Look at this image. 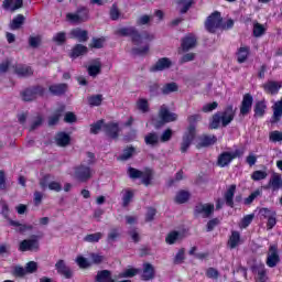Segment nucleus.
<instances>
[{
    "mask_svg": "<svg viewBox=\"0 0 282 282\" xmlns=\"http://www.w3.org/2000/svg\"><path fill=\"white\" fill-rule=\"evenodd\" d=\"M116 34H118V36H131L132 43L134 45L132 48V54H137L138 56H144V54H149V43L155 39L153 34L138 33L133 26L121 28L117 30Z\"/></svg>",
    "mask_w": 282,
    "mask_h": 282,
    "instance_id": "1",
    "label": "nucleus"
},
{
    "mask_svg": "<svg viewBox=\"0 0 282 282\" xmlns=\"http://www.w3.org/2000/svg\"><path fill=\"white\" fill-rule=\"evenodd\" d=\"M237 116V109L232 104L227 105L223 111H218L213 116V129L226 128Z\"/></svg>",
    "mask_w": 282,
    "mask_h": 282,
    "instance_id": "2",
    "label": "nucleus"
},
{
    "mask_svg": "<svg viewBox=\"0 0 282 282\" xmlns=\"http://www.w3.org/2000/svg\"><path fill=\"white\" fill-rule=\"evenodd\" d=\"M189 127L185 131L183 135V142L181 143V151L182 153H186L188 151V147L193 144V140H195V135H197V130L195 128V123L202 120V116L199 115H192L187 118Z\"/></svg>",
    "mask_w": 282,
    "mask_h": 282,
    "instance_id": "3",
    "label": "nucleus"
},
{
    "mask_svg": "<svg viewBox=\"0 0 282 282\" xmlns=\"http://www.w3.org/2000/svg\"><path fill=\"white\" fill-rule=\"evenodd\" d=\"M100 129H102L106 135H108V138H111L112 140H116V138H118V133L120 131V128H118V123L110 122L105 124L104 121H98L90 126V133L96 134L100 131Z\"/></svg>",
    "mask_w": 282,
    "mask_h": 282,
    "instance_id": "4",
    "label": "nucleus"
},
{
    "mask_svg": "<svg viewBox=\"0 0 282 282\" xmlns=\"http://www.w3.org/2000/svg\"><path fill=\"white\" fill-rule=\"evenodd\" d=\"M69 175L77 180V182H87L91 178V167L84 163L69 170Z\"/></svg>",
    "mask_w": 282,
    "mask_h": 282,
    "instance_id": "5",
    "label": "nucleus"
},
{
    "mask_svg": "<svg viewBox=\"0 0 282 282\" xmlns=\"http://www.w3.org/2000/svg\"><path fill=\"white\" fill-rule=\"evenodd\" d=\"M128 174L131 177V180H141V182H142V184H144V186H149V184H151V180H153V171L152 170L139 171L137 169L129 167Z\"/></svg>",
    "mask_w": 282,
    "mask_h": 282,
    "instance_id": "6",
    "label": "nucleus"
},
{
    "mask_svg": "<svg viewBox=\"0 0 282 282\" xmlns=\"http://www.w3.org/2000/svg\"><path fill=\"white\" fill-rule=\"evenodd\" d=\"M213 28L214 30H232L235 28V20L228 19L224 22V18H221V12L214 11L213 12Z\"/></svg>",
    "mask_w": 282,
    "mask_h": 282,
    "instance_id": "7",
    "label": "nucleus"
},
{
    "mask_svg": "<svg viewBox=\"0 0 282 282\" xmlns=\"http://www.w3.org/2000/svg\"><path fill=\"white\" fill-rule=\"evenodd\" d=\"M260 219H267V230H272L276 226V210H272L268 207H261L259 209Z\"/></svg>",
    "mask_w": 282,
    "mask_h": 282,
    "instance_id": "8",
    "label": "nucleus"
},
{
    "mask_svg": "<svg viewBox=\"0 0 282 282\" xmlns=\"http://www.w3.org/2000/svg\"><path fill=\"white\" fill-rule=\"evenodd\" d=\"M39 236H32L30 239H24L19 245L20 252H36L39 251Z\"/></svg>",
    "mask_w": 282,
    "mask_h": 282,
    "instance_id": "9",
    "label": "nucleus"
},
{
    "mask_svg": "<svg viewBox=\"0 0 282 282\" xmlns=\"http://www.w3.org/2000/svg\"><path fill=\"white\" fill-rule=\"evenodd\" d=\"M159 117L161 118V123L154 122V127L156 129H159V127H162V124H165L166 122H175V120H177V115L175 112H171L166 105L161 106Z\"/></svg>",
    "mask_w": 282,
    "mask_h": 282,
    "instance_id": "10",
    "label": "nucleus"
},
{
    "mask_svg": "<svg viewBox=\"0 0 282 282\" xmlns=\"http://www.w3.org/2000/svg\"><path fill=\"white\" fill-rule=\"evenodd\" d=\"M89 19V11L85 8L79 9L76 13H67L66 21L68 23L78 24L85 23Z\"/></svg>",
    "mask_w": 282,
    "mask_h": 282,
    "instance_id": "11",
    "label": "nucleus"
},
{
    "mask_svg": "<svg viewBox=\"0 0 282 282\" xmlns=\"http://www.w3.org/2000/svg\"><path fill=\"white\" fill-rule=\"evenodd\" d=\"M281 263V257L279 256V249L276 246L272 245L269 247V253L267 257L268 268H276Z\"/></svg>",
    "mask_w": 282,
    "mask_h": 282,
    "instance_id": "12",
    "label": "nucleus"
},
{
    "mask_svg": "<svg viewBox=\"0 0 282 282\" xmlns=\"http://www.w3.org/2000/svg\"><path fill=\"white\" fill-rule=\"evenodd\" d=\"M44 93L45 89L41 86L29 88L22 93V99L25 102H30L32 100H35V98H39V96H43Z\"/></svg>",
    "mask_w": 282,
    "mask_h": 282,
    "instance_id": "13",
    "label": "nucleus"
},
{
    "mask_svg": "<svg viewBox=\"0 0 282 282\" xmlns=\"http://www.w3.org/2000/svg\"><path fill=\"white\" fill-rule=\"evenodd\" d=\"M254 102V97L251 94L247 93L242 97V101L240 104V116H248L250 111H252V105Z\"/></svg>",
    "mask_w": 282,
    "mask_h": 282,
    "instance_id": "14",
    "label": "nucleus"
},
{
    "mask_svg": "<svg viewBox=\"0 0 282 282\" xmlns=\"http://www.w3.org/2000/svg\"><path fill=\"white\" fill-rule=\"evenodd\" d=\"M195 217L206 219L213 215V205L198 203L194 208Z\"/></svg>",
    "mask_w": 282,
    "mask_h": 282,
    "instance_id": "15",
    "label": "nucleus"
},
{
    "mask_svg": "<svg viewBox=\"0 0 282 282\" xmlns=\"http://www.w3.org/2000/svg\"><path fill=\"white\" fill-rule=\"evenodd\" d=\"M40 186L42 191H54L55 193H61L63 191V186L56 182H50V176H44L43 180L40 181Z\"/></svg>",
    "mask_w": 282,
    "mask_h": 282,
    "instance_id": "16",
    "label": "nucleus"
},
{
    "mask_svg": "<svg viewBox=\"0 0 282 282\" xmlns=\"http://www.w3.org/2000/svg\"><path fill=\"white\" fill-rule=\"evenodd\" d=\"M265 189L271 188V191L273 193H276V191H281L282 189V175L280 173L274 172L268 184L264 186Z\"/></svg>",
    "mask_w": 282,
    "mask_h": 282,
    "instance_id": "17",
    "label": "nucleus"
},
{
    "mask_svg": "<svg viewBox=\"0 0 282 282\" xmlns=\"http://www.w3.org/2000/svg\"><path fill=\"white\" fill-rule=\"evenodd\" d=\"M235 193H237V185L231 184L225 192L224 198H225V204L229 208H235Z\"/></svg>",
    "mask_w": 282,
    "mask_h": 282,
    "instance_id": "18",
    "label": "nucleus"
},
{
    "mask_svg": "<svg viewBox=\"0 0 282 282\" xmlns=\"http://www.w3.org/2000/svg\"><path fill=\"white\" fill-rule=\"evenodd\" d=\"M173 62L169 57L160 58L152 67L151 72H164V69H170Z\"/></svg>",
    "mask_w": 282,
    "mask_h": 282,
    "instance_id": "19",
    "label": "nucleus"
},
{
    "mask_svg": "<svg viewBox=\"0 0 282 282\" xmlns=\"http://www.w3.org/2000/svg\"><path fill=\"white\" fill-rule=\"evenodd\" d=\"M262 87L265 94H270L271 96H276V94H279L282 87V84L279 82L270 80L267 84H264Z\"/></svg>",
    "mask_w": 282,
    "mask_h": 282,
    "instance_id": "20",
    "label": "nucleus"
},
{
    "mask_svg": "<svg viewBox=\"0 0 282 282\" xmlns=\"http://www.w3.org/2000/svg\"><path fill=\"white\" fill-rule=\"evenodd\" d=\"M281 117H282V97L280 100H278L274 105H273V115L271 117V124H276V122L281 121Z\"/></svg>",
    "mask_w": 282,
    "mask_h": 282,
    "instance_id": "21",
    "label": "nucleus"
},
{
    "mask_svg": "<svg viewBox=\"0 0 282 282\" xmlns=\"http://www.w3.org/2000/svg\"><path fill=\"white\" fill-rule=\"evenodd\" d=\"M268 109V104L265 100H259L256 102L253 107V118H263L265 116V111Z\"/></svg>",
    "mask_w": 282,
    "mask_h": 282,
    "instance_id": "22",
    "label": "nucleus"
},
{
    "mask_svg": "<svg viewBox=\"0 0 282 282\" xmlns=\"http://www.w3.org/2000/svg\"><path fill=\"white\" fill-rule=\"evenodd\" d=\"M2 8L9 12H15V10L23 8V0H4Z\"/></svg>",
    "mask_w": 282,
    "mask_h": 282,
    "instance_id": "23",
    "label": "nucleus"
},
{
    "mask_svg": "<svg viewBox=\"0 0 282 282\" xmlns=\"http://www.w3.org/2000/svg\"><path fill=\"white\" fill-rule=\"evenodd\" d=\"M55 270H57L58 274L65 276V279H72V269L65 264L64 260H58L56 262Z\"/></svg>",
    "mask_w": 282,
    "mask_h": 282,
    "instance_id": "24",
    "label": "nucleus"
},
{
    "mask_svg": "<svg viewBox=\"0 0 282 282\" xmlns=\"http://www.w3.org/2000/svg\"><path fill=\"white\" fill-rule=\"evenodd\" d=\"M197 45V37L195 34H187L182 41V48L184 52H188V50H193Z\"/></svg>",
    "mask_w": 282,
    "mask_h": 282,
    "instance_id": "25",
    "label": "nucleus"
},
{
    "mask_svg": "<svg viewBox=\"0 0 282 282\" xmlns=\"http://www.w3.org/2000/svg\"><path fill=\"white\" fill-rule=\"evenodd\" d=\"M236 56L237 63H239L240 65L246 63V61H248L250 56V46H240L236 52Z\"/></svg>",
    "mask_w": 282,
    "mask_h": 282,
    "instance_id": "26",
    "label": "nucleus"
},
{
    "mask_svg": "<svg viewBox=\"0 0 282 282\" xmlns=\"http://www.w3.org/2000/svg\"><path fill=\"white\" fill-rule=\"evenodd\" d=\"M70 39H76L79 41V43H85L89 36L87 35V31L82 30V29H74L69 33Z\"/></svg>",
    "mask_w": 282,
    "mask_h": 282,
    "instance_id": "27",
    "label": "nucleus"
},
{
    "mask_svg": "<svg viewBox=\"0 0 282 282\" xmlns=\"http://www.w3.org/2000/svg\"><path fill=\"white\" fill-rule=\"evenodd\" d=\"M10 226H13L18 232H21L22 235L25 232H30L31 230H34V226L32 225H23L19 221L9 220Z\"/></svg>",
    "mask_w": 282,
    "mask_h": 282,
    "instance_id": "28",
    "label": "nucleus"
},
{
    "mask_svg": "<svg viewBox=\"0 0 282 282\" xmlns=\"http://www.w3.org/2000/svg\"><path fill=\"white\" fill-rule=\"evenodd\" d=\"M155 276V269L151 265V263L143 264V273L142 279L143 281H151Z\"/></svg>",
    "mask_w": 282,
    "mask_h": 282,
    "instance_id": "29",
    "label": "nucleus"
},
{
    "mask_svg": "<svg viewBox=\"0 0 282 282\" xmlns=\"http://www.w3.org/2000/svg\"><path fill=\"white\" fill-rule=\"evenodd\" d=\"M100 69H102V63H100V59H95L88 66V74L89 76L96 77L98 74H100Z\"/></svg>",
    "mask_w": 282,
    "mask_h": 282,
    "instance_id": "30",
    "label": "nucleus"
},
{
    "mask_svg": "<svg viewBox=\"0 0 282 282\" xmlns=\"http://www.w3.org/2000/svg\"><path fill=\"white\" fill-rule=\"evenodd\" d=\"M232 160L234 159H232L230 152H223L218 156L217 164H218V166H220V169H225V166H228V164H230V162H232Z\"/></svg>",
    "mask_w": 282,
    "mask_h": 282,
    "instance_id": "31",
    "label": "nucleus"
},
{
    "mask_svg": "<svg viewBox=\"0 0 282 282\" xmlns=\"http://www.w3.org/2000/svg\"><path fill=\"white\" fill-rule=\"evenodd\" d=\"M72 138L69 137V134L65 133V132H58L55 137V142L57 144V147H67V144H69Z\"/></svg>",
    "mask_w": 282,
    "mask_h": 282,
    "instance_id": "32",
    "label": "nucleus"
},
{
    "mask_svg": "<svg viewBox=\"0 0 282 282\" xmlns=\"http://www.w3.org/2000/svg\"><path fill=\"white\" fill-rule=\"evenodd\" d=\"M184 239V234L180 232V231H171L166 238L165 241L166 243H169L170 246H173V243H176V241H180Z\"/></svg>",
    "mask_w": 282,
    "mask_h": 282,
    "instance_id": "33",
    "label": "nucleus"
},
{
    "mask_svg": "<svg viewBox=\"0 0 282 282\" xmlns=\"http://www.w3.org/2000/svg\"><path fill=\"white\" fill-rule=\"evenodd\" d=\"M239 241H241V235L239 234V231H232L228 240V246L230 250H235V248L239 246Z\"/></svg>",
    "mask_w": 282,
    "mask_h": 282,
    "instance_id": "34",
    "label": "nucleus"
},
{
    "mask_svg": "<svg viewBox=\"0 0 282 282\" xmlns=\"http://www.w3.org/2000/svg\"><path fill=\"white\" fill-rule=\"evenodd\" d=\"M178 89H180V86H177V83L172 82L163 85V87L161 88V91L164 96H169V94H174Z\"/></svg>",
    "mask_w": 282,
    "mask_h": 282,
    "instance_id": "35",
    "label": "nucleus"
},
{
    "mask_svg": "<svg viewBox=\"0 0 282 282\" xmlns=\"http://www.w3.org/2000/svg\"><path fill=\"white\" fill-rule=\"evenodd\" d=\"M15 74H18V76L28 77L32 76L34 70H32V67L30 66L19 65L15 67Z\"/></svg>",
    "mask_w": 282,
    "mask_h": 282,
    "instance_id": "36",
    "label": "nucleus"
},
{
    "mask_svg": "<svg viewBox=\"0 0 282 282\" xmlns=\"http://www.w3.org/2000/svg\"><path fill=\"white\" fill-rule=\"evenodd\" d=\"M188 199H191V193L188 191L182 189L178 193H176V196H175L176 204H186Z\"/></svg>",
    "mask_w": 282,
    "mask_h": 282,
    "instance_id": "37",
    "label": "nucleus"
},
{
    "mask_svg": "<svg viewBox=\"0 0 282 282\" xmlns=\"http://www.w3.org/2000/svg\"><path fill=\"white\" fill-rule=\"evenodd\" d=\"M50 91L51 94H54V96H61L67 91V86L66 84H56L50 86Z\"/></svg>",
    "mask_w": 282,
    "mask_h": 282,
    "instance_id": "38",
    "label": "nucleus"
},
{
    "mask_svg": "<svg viewBox=\"0 0 282 282\" xmlns=\"http://www.w3.org/2000/svg\"><path fill=\"white\" fill-rule=\"evenodd\" d=\"M87 46L83 44H77L76 46H74L70 56L72 58H78V56H84V54H87Z\"/></svg>",
    "mask_w": 282,
    "mask_h": 282,
    "instance_id": "39",
    "label": "nucleus"
},
{
    "mask_svg": "<svg viewBox=\"0 0 282 282\" xmlns=\"http://www.w3.org/2000/svg\"><path fill=\"white\" fill-rule=\"evenodd\" d=\"M135 107L138 111H141V113H149V100L144 98H139L137 100Z\"/></svg>",
    "mask_w": 282,
    "mask_h": 282,
    "instance_id": "40",
    "label": "nucleus"
},
{
    "mask_svg": "<svg viewBox=\"0 0 282 282\" xmlns=\"http://www.w3.org/2000/svg\"><path fill=\"white\" fill-rule=\"evenodd\" d=\"M268 177V172L263 170H256L251 174V180L253 182H261V180H267Z\"/></svg>",
    "mask_w": 282,
    "mask_h": 282,
    "instance_id": "41",
    "label": "nucleus"
},
{
    "mask_svg": "<svg viewBox=\"0 0 282 282\" xmlns=\"http://www.w3.org/2000/svg\"><path fill=\"white\" fill-rule=\"evenodd\" d=\"M144 140H145V144H149L150 147H155V144L160 142V137L158 135V133L151 132L145 135Z\"/></svg>",
    "mask_w": 282,
    "mask_h": 282,
    "instance_id": "42",
    "label": "nucleus"
},
{
    "mask_svg": "<svg viewBox=\"0 0 282 282\" xmlns=\"http://www.w3.org/2000/svg\"><path fill=\"white\" fill-rule=\"evenodd\" d=\"M96 279L98 282H113V279H111V272L108 270L99 272Z\"/></svg>",
    "mask_w": 282,
    "mask_h": 282,
    "instance_id": "43",
    "label": "nucleus"
},
{
    "mask_svg": "<svg viewBox=\"0 0 282 282\" xmlns=\"http://www.w3.org/2000/svg\"><path fill=\"white\" fill-rule=\"evenodd\" d=\"M139 272L140 271L138 269H133V268L126 269L123 272H121L118 275V279H131V278L135 276V274H138Z\"/></svg>",
    "mask_w": 282,
    "mask_h": 282,
    "instance_id": "44",
    "label": "nucleus"
},
{
    "mask_svg": "<svg viewBox=\"0 0 282 282\" xmlns=\"http://www.w3.org/2000/svg\"><path fill=\"white\" fill-rule=\"evenodd\" d=\"M102 239V232H96V234H90L87 235L84 238V241H87L88 243H98Z\"/></svg>",
    "mask_w": 282,
    "mask_h": 282,
    "instance_id": "45",
    "label": "nucleus"
},
{
    "mask_svg": "<svg viewBox=\"0 0 282 282\" xmlns=\"http://www.w3.org/2000/svg\"><path fill=\"white\" fill-rule=\"evenodd\" d=\"M88 105H90V107H100V105H102V95H93L88 97Z\"/></svg>",
    "mask_w": 282,
    "mask_h": 282,
    "instance_id": "46",
    "label": "nucleus"
},
{
    "mask_svg": "<svg viewBox=\"0 0 282 282\" xmlns=\"http://www.w3.org/2000/svg\"><path fill=\"white\" fill-rule=\"evenodd\" d=\"M262 34H265V26H263V24L256 22L253 24V36L256 39L261 37Z\"/></svg>",
    "mask_w": 282,
    "mask_h": 282,
    "instance_id": "47",
    "label": "nucleus"
},
{
    "mask_svg": "<svg viewBox=\"0 0 282 282\" xmlns=\"http://www.w3.org/2000/svg\"><path fill=\"white\" fill-rule=\"evenodd\" d=\"M213 144V139L206 134L198 138L197 149H202V147H210Z\"/></svg>",
    "mask_w": 282,
    "mask_h": 282,
    "instance_id": "48",
    "label": "nucleus"
},
{
    "mask_svg": "<svg viewBox=\"0 0 282 282\" xmlns=\"http://www.w3.org/2000/svg\"><path fill=\"white\" fill-rule=\"evenodd\" d=\"M25 18L22 14H19L17 18L13 19L11 23V30H19L23 25Z\"/></svg>",
    "mask_w": 282,
    "mask_h": 282,
    "instance_id": "49",
    "label": "nucleus"
},
{
    "mask_svg": "<svg viewBox=\"0 0 282 282\" xmlns=\"http://www.w3.org/2000/svg\"><path fill=\"white\" fill-rule=\"evenodd\" d=\"M134 153L135 149L127 148L126 150H123V153L119 156V160H121L122 162L130 160L131 158H133Z\"/></svg>",
    "mask_w": 282,
    "mask_h": 282,
    "instance_id": "50",
    "label": "nucleus"
},
{
    "mask_svg": "<svg viewBox=\"0 0 282 282\" xmlns=\"http://www.w3.org/2000/svg\"><path fill=\"white\" fill-rule=\"evenodd\" d=\"M122 196L123 206H129L131 204V199H133V191L124 189Z\"/></svg>",
    "mask_w": 282,
    "mask_h": 282,
    "instance_id": "51",
    "label": "nucleus"
},
{
    "mask_svg": "<svg viewBox=\"0 0 282 282\" xmlns=\"http://www.w3.org/2000/svg\"><path fill=\"white\" fill-rule=\"evenodd\" d=\"M253 219H254V214H249L243 216V218L240 221V228H248V226L252 224Z\"/></svg>",
    "mask_w": 282,
    "mask_h": 282,
    "instance_id": "52",
    "label": "nucleus"
},
{
    "mask_svg": "<svg viewBox=\"0 0 282 282\" xmlns=\"http://www.w3.org/2000/svg\"><path fill=\"white\" fill-rule=\"evenodd\" d=\"M26 274H34L39 270V264L35 261H30L24 268Z\"/></svg>",
    "mask_w": 282,
    "mask_h": 282,
    "instance_id": "53",
    "label": "nucleus"
},
{
    "mask_svg": "<svg viewBox=\"0 0 282 282\" xmlns=\"http://www.w3.org/2000/svg\"><path fill=\"white\" fill-rule=\"evenodd\" d=\"M178 4L182 6L181 14H186V12H188V10H191V6H193V1H191V0H181V1H178Z\"/></svg>",
    "mask_w": 282,
    "mask_h": 282,
    "instance_id": "54",
    "label": "nucleus"
},
{
    "mask_svg": "<svg viewBox=\"0 0 282 282\" xmlns=\"http://www.w3.org/2000/svg\"><path fill=\"white\" fill-rule=\"evenodd\" d=\"M270 142H282V132L279 130L271 131L269 134Z\"/></svg>",
    "mask_w": 282,
    "mask_h": 282,
    "instance_id": "55",
    "label": "nucleus"
},
{
    "mask_svg": "<svg viewBox=\"0 0 282 282\" xmlns=\"http://www.w3.org/2000/svg\"><path fill=\"white\" fill-rule=\"evenodd\" d=\"M66 39H67V36H66L65 32L56 33L53 36V41H54V43H57V45H63V43L66 41Z\"/></svg>",
    "mask_w": 282,
    "mask_h": 282,
    "instance_id": "56",
    "label": "nucleus"
},
{
    "mask_svg": "<svg viewBox=\"0 0 282 282\" xmlns=\"http://www.w3.org/2000/svg\"><path fill=\"white\" fill-rule=\"evenodd\" d=\"M76 263H77V265H79V268H89V265H91V262H89V260H87L83 256H78L76 258Z\"/></svg>",
    "mask_w": 282,
    "mask_h": 282,
    "instance_id": "57",
    "label": "nucleus"
},
{
    "mask_svg": "<svg viewBox=\"0 0 282 282\" xmlns=\"http://www.w3.org/2000/svg\"><path fill=\"white\" fill-rule=\"evenodd\" d=\"M251 272L253 274H261V272H268V270H265V264L259 263L251 265Z\"/></svg>",
    "mask_w": 282,
    "mask_h": 282,
    "instance_id": "58",
    "label": "nucleus"
},
{
    "mask_svg": "<svg viewBox=\"0 0 282 282\" xmlns=\"http://www.w3.org/2000/svg\"><path fill=\"white\" fill-rule=\"evenodd\" d=\"M258 195H261V192L254 191L253 193H251L247 198H245L243 200L245 206H250V204H252V202L257 199Z\"/></svg>",
    "mask_w": 282,
    "mask_h": 282,
    "instance_id": "59",
    "label": "nucleus"
},
{
    "mask_svg": "<svg viewBox=\"0 0 282 282\" xmlns=\"http://www.w3.org/2000/svg\"><path fill=\"white\" fill-rule=\"evenodd\" d=\"M118 237H120V232L118 231V229H111L108 234V242L113 243V241H116Z\"/></svg>",
    "mask_w": 282,
    "mask_h": 282,
    "instance_id": "60",
    "label": "nucleus"
},
{
    "mask_svg": "<svg viewBox=\"0 0 282 282\" xmlns=\"http://www.w3.org/2000/svg\"><path fill=\"white\" fill-rule=\"evenodd\" d=\"M155 208L149 207L145 214V221H153V219L155 218Z\"/></svg>",
    "mask_w": 282,
    "mask_h": 282,
    "instance_id": "61",
    "label": "nucleus"
},
{
    "mask_svg": "<svg viewBox=\"0 0 282 282\" xmlns=\"http://www.w3.org/2000/svg\"><path fill=\"white\" fill-rule=\"evenodd\" d=\"M185 259V251L184 249L178 250L174 258V263H183Z\"/></svg>",
    "mask_w": 282,
    "mask_h": 282,
    "instance_id": "62",
    "label": "nucleus"
},
{
    "mask_svg": "<svg viewBox=\"0 0 282 282\" xmlns=\"http://www.w3.org/2000/svg\"><path fill=\"white\" fill-rule=\"evenodd\" d=\"M29 45L31 47H39L41 45V36H31L29 39Z\"/></svg>",
    "mask_w": 282,
    "mask_h": 282,
    "instance_id": "63",
    "label": "nucleus"
},
{
    "mask_svg": "<svg viewBox=\"0 0 282 282\" xmlns=\"http://www.w3.org/2000/svg\"><path fill=\"white\" fill-rule=\"evenodd\" d=\"M256 282H268V271L260 272L256 278Z\"/></svg>",
    "mask_w": 282,
    "mask_h": 282,
    "instance_id": "64",
    "label": "nucleus"
}]
</instances>
